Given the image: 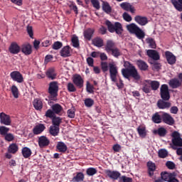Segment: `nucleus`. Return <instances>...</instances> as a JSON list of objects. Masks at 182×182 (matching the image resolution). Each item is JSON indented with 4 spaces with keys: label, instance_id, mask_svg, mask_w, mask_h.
Instances as JSON below:
<instances>
[{
    "label": "nucleus",
    "instance_id": "f257e3e1",
    "mask_svg": "<svg viewBox=\"0 0 182 182\" xmlns=\"http://www.w3.org/2000/svg\"><path fill=\"white\" fill-rule=\"evenodd\" d=\"M124 68H125L122 69V75L125 79L132 77L134 80H140L141 77L133 64L130 63L129 61H124Z\"/></svg>",
    "mask_w": 182,
    "mask_h": 182
},
{
    "label": "nucleus",
    "instance_id": "f03ea898",
    "mask_svg": "<svg viewBox=\"0 0 182 182\" xmlns=\"http://www.w3.org/2000/svg\"><path fill=\"white\" fill-rule=\"evenodd\" d=\"M101 69L102 72L105 73L109 70V77L114 83L117 82V77H119V68H117V65L116 64L107 62H101Z\"/></svg>",
    "mask_w": 182,
    "mask_h": 182
},
{
    "label": "nucleus",
    "instance_id": "7ed1b4c3",
    "mask_svg": "<svg viewBox=\"0 0 182 182\" xmlns=\"http://www.w3.org/2000/svg\"><path fill=\"white\" fill-rule=\"evenodd\" d=\"M127 29L129 33H133L135 35L137 39L143 41L146 36V33H144V31L141 30V28H140L139 26L136 25L134 23L127 25Z\"/></svg>",
    "mask_w": 182,
    "mask_h": 182
},
{
    "label": "nucleus",
    "instance_id": "20e7f679",
    "mask_svg": "<svg viewBox=\"0 0 182 182\" xmlns=\"http://www.w3.org/2000/svg\"><path fill=\"white\" fill-rule=\"evenodd\" d=\"M105 25L107 26L109 32L111 33H117V35H122L123 33V26L119 22H115L114 24L109 20L105 21Z\"/></svg>",
    "mask_w": 182,
    "mask_h": 182
},
{
    "label": "nucleus",
    "instance_id": "39448f33",
    "mask_svg": "<svg viewBox=\"0 0 182 182\" xmlns=\"http://www.w3.org/2000/svg\"><path fill=\"white\" fill-rule=\"evenodd\" d=\"M171 144L170 146L173 150H177V147H182V138L178 132L174 131L171 134Z\"/></svg>",
    "mask_w": 182,
    "mask_h": 182
},
{
    "label": "nucleus",
    "instance_id": "423d86ee",
    "mask_svg": "<svg viewBox=\"0 0 182 182\" xmlns=\"http://www.w3.org/2000/svg\"><path fill=\"white\" fill-rule=\"evenodd\" d=\"M59 92V83L58 81H52L49 83L48 93L52 99L55 100L58 97V92Z\"/></svg>",
    "mask_w": 182,
    "mask_h": 182
},
{
    "label": "nucleus",
    "instance_id": "0eeeda50",
    "mask_svg": "<svg viewBox=\"0 0 182 182\" xmlns=\"http://www.w3.org/2000/svg\"><path fill=\"white\" fill-rule=\"evenodd\" d=\"M161 97L164 100H170V92L168 91V85L164 84L160 88Z\"/></svg>",
    "mask_w": 182,
    "mask_h": 182
},
{
    "label": "nucleus",
    "instance_id": "6e6552de",
    "mask_svg": "<svg viewBox=\"0 0 182 182\" xmlns=\"http://www.w3.org/2000/svg\"><path fill=\"white\" fill-rule=\"evenodd\" d=\"M73 82L77 87H78V89H82V87H83V83H85V81L80 75L75 74L73 77Z\"/></svg>",
    "mask_w": 182,
    "mask_h": 182
},
{
    "label": "nucleus",
    "instance_id": "1a4fd4ad",
    "mask_svg": "<svg viewBox=\"0 0 182 182\" xmlns=\"http://www.w3.org/2000/svg\"><path fill=\"white\" fill-rule=\"evenodd\" d=\"M105 174L109 177V178H111V180H119L120 178V176H122V173L117 171H112L110 169L105 170Z\"/></svg>",
    "mask_w": 182,
    "mask_h": 182
},
{
    "label": "nucleus",
    "instance_id": "9d476101",
    "mask_svg": "<svg viewBox=\"0 0 182 182\" xmlns=\"http://www.w3.org/2000/svg\"><path fill=\"white\" fill-rule=\"evenodd\" d=\"M10 77L14 82H17V83L23 82V76L19 71H13L10 73Z\"/></svg>",
    "mask_w": 182,
    "mask_h": 182
},
{
    "label": "nucleus",
    "instance_id": "9b49d317",
    "mask_svg": "<svg viewBox=\"0 0 182 182\" xmlns=\"http://www.w3.org/2000/svg\"><path fill=\"white\" fill-rule=\"evenodd\" d=\"M0 123L1 124H4V126H11L12 120H11V117L5 112L0 113Z\"/></svg>",
    "mask_w": 182,
    "mask_h": 182
},
{
    "label": "nucleus",
    "instance_id": "f8f14e48",
    "mask_svg": "<svg viewBox=\"0 0 182 182\" xmlns=\"http://www.w3.org/2000/svg\"><path fill=\"white\" fill-rule=\"evenodd\" d=\"M162 122L166 124H168V126H173V124L175 123L174 118H173V117H171L170 114L167 112H163Z\"/></svg>",
    "mask_w": 182,
    "mask_h": 182
},
{
    "label": "nucleus",
    "instance_id": "ddd939ff",
    "mask_svg": "<svg viewBox=\"0 0 182 182\" xmlns=\"http://www.w3.org/2000/svg\"><path fill=\"white\" fill-rule=\"evenodd\" d=\"M72 48L69 46H65L60 50V55L62 58H69L70 56H72Z\"/></svg>",
    "mask_w": 182,
    "mask_h": 182
},
{
    "label": "nucleus",
    "instance_id": "4468645a",
    "mask_svg": "<svg viewBox=\"0 0 182 182\" xmlns=\"http://www.w3.org/2000/svg\"><path fill=\"white\" fill-rule=\"evenodd\" d=\"M165 58L168 65H175L176 62H177L176 55H174V54L170 51L165 52Z\"/></svg>",
    "mask_w": 182,
    "mask_h": 182
},
{
    "label": "nucleus",
    "instance_id": "2eb2a0df",
    "mask_svg": "<svg viewBox=\"0 0 182 182\" xmlns=\"http://www.w3.org/2000/svg\"><path fill=\"white\" fill-rule=\"evenodd\" d=\"M120 7L127 12H131V14L136 13V9L130 3L123 2L120 4Z\"/></svg>",
    "mask_w": 182,
    "mask_h": 182
},
{
    "label": "nucleus",
    "instance_id": "dca6fc26",
    "mask_svg": "<svg viewBox=\"0 0 182 182\" xmlns=\"http://www.w3.org/2000/svg\"><path fill=\"white\" fill-rule=\"evenodd\" d=\"M9 50L12 55H18L21 52V46L16 42H13L11 43Z\"/></svg>",
    "mask_w": 182,
    "mask_h": 182
},
{
    "label": "nucleus",
    "instance_id": "f3484780",
    "mask_svg": "<svg viewBox=\"0 0 182 182\" xmlns=\"http://www.w3.org/2000/svg\"><path fill=\"white\" fill-rule=\"evenodd\" d=\"M20 48L21 52L26 56L32 54V46L28 43L23 44Z\"/></svg>",
    "mask_w": 182,
    "mask_h": 182
},
{
    "label": "nucleus",
    "instance_id": "a211bd4d",
    "mask_svg": "<svg viewBox=\"0 0 182 182\" xmlns=\"http://www.w3.org/2000/svg\"><path fill=\"white\" fill-rule=\"evenodd\" d=\"M50 144V141L48 137L45 136H41L38 138V146L41 149H43V147H48Z\"/></svg>",
    "mask_w": 182,
    "mask_h": 182
},
{
    "label": "nucleus",
    "instance_id": "6ab92c4d",
    "mask_svg": "<svg viewBox=\"0 0 182 182\" xmlns=\"http://www.w3.org/2000/svg\"><path fill=\"white\" fill-rule=\"evenodd\" d=\"M71 182H84L85 181V173L83 172H76L73 174Z\"/></svg>",
    "mask_w": 182,
    "mask_h": 182
},
{
    "label": "nucleus",
    "instance_id": "aec40b11",
    "mask_svg": "<svg viewBox=\"0 0 182 182\" xmlns=\"http://www.w3.org/2000/svg\"><path fill=\"white\" fill-rule=\"evenodd\" d=\"M168 100H159L157 102V107L159 109H170L171 107V103L167 102Z\"/></svg>",
    "mask_w": 182,
    "mask_h": 182
},
{
    "label": "nucleus",
    "instance_id": "412c9836",
    "mask_svg": "<svg viewBox=\"0 0 182 182\" xmlns=\"http://www.w3.org/2000/svg\"><path fill=\"white\" fill-rule=\"evenodd\" d=\"M46 76L51 80H55L58 76V73H56V70H55V68H48L46 72Z\"/></svg>",
    "mask_w": 182,
    "mask_h": 182
},
{
    "label": "nucleus",
    "instance_id": "4be33fe9",
    "mask_svg": "<svg viewBox=\"0 0 182 182\" xmlns=\"http://www.w3.org/2000/svg\"><path fill=\"white\" fill-rule=\"evenodd\" d=\"M134 21L136 22V23H138V25H140L141 26H144L149 23V20L146 16H136L134 17Z\"/></svg>",
    "mask_w": 182,
    "mask_h": 182
},
{
    "label": "nucleus",
    "instance_id": "5701e85b",
    "mask_svg": "<svg viewBox=\"0 0 182 182\" xmlns=\"http://www.w3.org/2000/svg\"><path fill=\"white\" fill-rule=\"evenodd\" d=\"M146 55L153 60H160V54L156 50H148L146 51Z\"/></svg>",
    "mask_w": 182,
    "mask_h": 182
},
{
    "label": "nucleus",
    "instance_id": "b1692460",
    "mask_svg": "<svg viewBox=\"0 0 182 182\" xmlns=\"http://www.w3.org/2000/svg\"><path fill=\"white\" fill-rule=\"evenodd\" d=\"M167 133V129L163 127H160L157 129L153 131V134H155V136H159V137H166Z\"/></svg>",
    "mask_w": 182,
    "mask_h": 182
},
{
    "label": "nucleus",
    "instance_id": "393cba45",
    "mask_svg": "<svg viewBox=\"0 0 182 182\" xmlns=\"http://www.w3.org/2000/svg\"><path fill=\"white\" fill-rule=\"evenodd\" d=\"M168 85L172 89H177L181 86L182 83L178 78H172L169 80Z\"/></svg>",
    "mask_w": 182,
    "mask_h": 182
},
{
    "label": "nucleus",
    "instance_id": "a878e982",
    "mask_svg": "<svg viewBox=\"0 0 182 182\" xmlns=\"http://www.w3.org/2000/svg\"><path fill=\"white\" fill-rule=\"evenodd\" d=\"M151 121L156 124H160L163 122V114H160V112L154 113L151 117Z\"/></svg>",
    "mask_w": 182,
    "mask_h": 182
},
{
    "label": "nucleus",
    "instance_id": "bb28decb",
    "mask_svg": "<svg viewBox=\"0 0 182 182\" xmlns=\"http://www.w3.org/2000/svg\"><path fill=\"white\" fill-rule=\"evenodd\" d=\"M146 166L148 167L149 177H153V176H154V171H156V164L153 163L151 161H149L147 162Z\"/></svg>",
    "mask_w": 182,
    "mask_h": 182
},
{
    "label": "nucleus",
    "instance_id": "cd10ccee",
    "mask_svg": "<svg viewBox=\"0 0 182 182\" xmlns=\"http://www.w3.org/2000/svg\"><path fill=\"white\" fill-rule=\"evenodd\" d=\"M46 129V127L43 124H38L36 125L33 129V134H41Z\"/></svg>",
    "mask_w": 182,
    "mask_h": 182
},
{
    "label": "nucleus",
    "instance_id": "c85d7f7f",
    "mask_svg": "<svg viewBox=\"0 0 182 182\" xmlns=\"http://www.w3.org/2000/svg\"><path fill=\"white\" fill-rule=\"evenodd\" d=\"M51 109L55 114L62 116V112H63V107H62V105L60 104H54L52 105Z\"/></svg>",
    "mask_w": 182,
    "mask_h": 182
},
{
    "label": "nucleus",
    "instance_id": "c756f323",
    "mask_svg": "<svg viewBox=\"0 0 182 182\" xmlns=\"http://www.w3.org/2000/svg\"><path fill=\"white\" fill-rule=\"evenodd\" d=\"M93 33H95V29L90 28H87L83 33L85 39L87 41H92V38H93Z\"/></svg>",
    "mask_w": 182,
    "mask_h": 182
},
{
    "label": "nucleus",
    "instance_id": "7c9ffc66",
    "mask_svg": "<svg viewBox=\"0 0 182 182\" xmlns=\"http://www.w3.org/2000/svg\"><path fill=\"white\" fill-rule=\"evenodd\" d=\"M33 106L34 109H36V110L41 111L43 108V102H42V100L41 99L36 98L33 101Z\"/></svg>",
    "mask_w": 182,
    "mask_h": 182
},
{
    "label": "nucleus",
    "instance_id": "2f4dec72",
    "mask_svg": "<svg viewBox=\"0 0 182 182\" xmlns=\"http://www.w3.org/2000/svg\"><path fill=\"white\" fill-rule=\"evenodd\" d=\"M57 151L60 153H66L68 151V146L63 141H58L56 146Z\"/></svg>",
    "mask_w": 182,
    "mask_h": 182
},
{
    "label": "nucleus",
    "instance_id": "473e14b6",
    "mask_svg": "<svg viewBox=\"0 0 182 182\" xmlns=\"http://www.w3.org/2000/svg\"><path fill=\"white\" fill-rule=\"evenodd\" d=\"M171 2L178 12H182V0H171Z\"/></svg>",
    "mask_w": 182,
    "mask_h": 182
},
{
    "label": "nucleus",
    "instance_id": "72a5a7b5",
    "mask_svg": "<svg viewBox=\"0 0 182 182\" xmlns=\"http://www.w3.org/2000/svg\"><path fill=\"white\" fill-rule=\"evenodd\" d=\"M21 154L24 159H29L32 156V150L27 146L23 147L21 149Z\"/></svg>",
    "mask_w": 182,
    "mask_h": 182
},
{
    "label": "nucleus",
    "instance_id": "f704fd0d",
    "mask_svg": "<svg viewBox=\"0 0 182 182\" xmlns=\"http://www.w3.org/2000/svg\"><path fill=\"white\" fill-rule=\"evenodd\" d=\"M18 150L19 146L15 143L11 144L8 147V153H10L11 154H16V153H18Z\"/></svg>",
    "mask_w": 182,
    "mask_h": 182
},
{
    "label": "nucleus",
    "instance_id": "c9c22d12",
    "mask_svg": "<svg viewBox=\"0 0 182 182\" xmlns=\"http://www.w3.org/2000/svg\"><path fill=\"white\" fill-rule=\"evenodd\" d=\"M136 65L140 70L146 71L147 70V69H149V65H147V63L144 62L143 60H138L136 61Z\"/></svg>",
    "mask_w": 182,
    "mask_h": 182
},
{
    "label": "nucleus",
    "instance_id": "e433bc0d",
    "mask_svg": "<svg viewBox=\"0 0 182 182\" xmlns=\"http://www.w3.org/2000/svg\"><path fill=\"white\" fill-rule=\"evenodd\" d=\"M114 45L115 43L114 42H113V41L112 40L107 41V44L105 46V50L107 52V53L111 52V50H112L115 48Z\"/></svg>",
    "mask_w": 182,
    "mask_h": 182
},
{
    "label": "nucleus",
    "instance_id": "4c0bfd02",
    "mask_svg": "<svg viewBox=\"0 0 182 182\" xmlns=\"http://www.w3.org/2000/svg\"><path fill=\"white\" fill-rule=\"evenodd\" d=\"M103 39L100 37H97L92 40V45L97 48H102L103 46Z\"/></svg>",
    "mask_w": 182,
    "mask_h": 182
},
{
    "label": "nucleus",
    "instance_id": "58836bf2",
    "mask_svg": "<svg viewBox=\"0 0 182 182\" xmlns=\"http://www.w3.org/2000/svg\"><path fill=\"white\" fill-rule=\"evenodd\" d=\"M102 10L105 14H112V6L107 1H102Z\"/></svg>",
    "mask_w": 182,
    "mask_h": 182
},
{
    "label": "nucleus",
    "instance_id": "ea45409f",
    "mask_svg": "<svg viewBox=\"0 0 182 182\" xmlns=\"http://www.w3.org/2000/svg\"><path fill=\"white\" fill-rule=\"evenodd\" d=\"M175 173L176 172H173V173L162 172L161 173V177L162 180H164V181L168 182L170 180V178L171 176H173Z\"/></svg>",
    "mask_w": 182,
    "mask_h": 182
},
{
    "label": "nucleus",
    "instance_id": "a19ab883",
    "mask_svg": "<svg viewBox=\"0 0 182 182\" xmlns=\"http://www.w3.org/2000/svg\"><path fill=\"white\" fill-rule=\"evenodd\" d=\"M146 43H148L149 48L151 49H156L157 48V45L156 44V41L152 38H147L146 39Z\"/></svg>",
    "mask_w": 182,
    "mask_h": 182
},
{
    "label": "nucleus",
    "instance_id": "79ce46f5",
    "mask_svg": "<svg viewBox=\"0 0 182 182\" xmlns=\"http://www.w3.org/2000/svg\"><path fill=\"white\" fill-rule=\"evenodd\" d=\"M137 132L139 134V136L140 137H142V139H144V137L147 136V132H146V128L144 127L139 126L137 128Z\"/></svg>",
    "mask_w": 182,
    "mask_h": 182
},
{
    "label": "nucleus",
    "instance_id": "37998d69",
    "mask_svg": "<svg viewBox=\"0 0 182 182\" xmlns=\"http://www.w3.org/2000/svg\"><path fill=\"white\" fill-rule=\"evenodd\" d=\"M53 126L59 127L60 123H62V118L60 117H56V115L51 119Z\"/></svg>",
    "mask_w": 182,
    "mask_h": 182
},
{
    "label": "nucleus",
    "instance_id": "c03bdc74",
    "mask_svg": "<svg viewBox=\"0 0 182 182\" xmlns=\"http://www.w3.org/2000/svg\"><path fill=\"white\" fill-rule=\"evenodd\" d=\"M86 174L87 176L92 177L95 176V174H97V169L93 167L88 168L86 170Z\"/></svg>",
    "mask_w": 182,
    "mask_h": 182
},
{
    "label": "nucleus",
    "instance_id": "a18cd8bd",
    "mask_svg": "<svg viewBox=\"0 0 182 182\" xmlns=\"http://www.w3.org/2000/svg\"><path fill=\"white\" fill-rule=\"evenodd\" d=\"M11 93L15 99H18L19 97V90H18V87L16 85H13L11 87Z\"/></svg>",
    "mask_w": 182,
    "mask_h": 182
},
{
    "label": "nucleus",
    "instance_id": "49530a36",
    "mask_svg": "<svg viewBox=\"0 0 182 182\" xmlns=\"http://www.w3.org/2000/svg\"><path fill=\"white\" fill-rule=\"evenodd\" d=\"M50 134L54 136H58L59 134V127L53 126L50 127Z\"/></svg>",
    "mask_w": 182,
    "mask_h": 182
},
{
    "label": "nucleus",
    "instance_id": "de8ad7c7",
    "mask_svg": "<svg viewBox=\"0 0 182 182\" xmlns=\"http://www.w3.org/2000/svg\"><path fill=\"white\" fill-rule=\"evenodd\" d=\"M71 42L74 48H80V44L79 43V38H77V36H73L71 39Z\"/></svg>",
    "mask_w": 182,
    "mask_h": 182
},
{
    "label": "nucleus",
    "instance_id": "09e8293b",
    "mask_svg": "<svg viewBox=\"0 0 182 182\" xmlns=\"http://www.w3.org/2000/svg\"><path fill=\"white\" fill-rule=\"evenodd\" d=\"M111 52L112 56L114 58H119V56H122V52L117 47H115L114 49L111 50Z\"/></svg>",
    "mask_w": 182,
    "mask_h": 182
},
{
    "label": "nucleus",
    "instance_id": "8fccbe9b",
    "mask_svg": "<svg viewBox=\"0 0 182 182\" xmlns=\"http://www.w3.org/2000/svg\"><path fill=\"white\" fill-rule=\"evenodd\" d=\"M158 156L160 159H166L168 156V151L166 149H160L158 152Z\"/></svg>",
    "mask_w": 182,
    "mask_h": 182
},
{
    "label": "nucleus",
    "instance_id": "3c124183",
    "mask_svg": "<svg viewBox=\"0 0 182 182\" xmlns=\"http://www.w3.org/2000/svg\"><path fill=\"white\" fill-rule=\"evenodd\" d=\"M141 90L147 95L151 92V87L149 84H143Z\"/></svg>",
    "mask_w": 182,
    "mask_h": 182
},
{
    "label": "nucleus",
    "instance_id": "603ef678",
    "mask_svg": "<svg viewBox=\"0 0 182 182\" xmlns=\"http://www.w3.org/2000/svg\"><path fill=\"white\" fill-rule=\"evenodd\" d=\"M63 46V43L60 41H55L52 45V49L54 50H59V49H61V48Z\"/></svg>",
    "mask_w": 182,
    "mask_h": 182
},
{
    "label": "nucleus",
    "instance_id": "864d4df0",
    "mask_svg": "<svg viewBox=\"0 0 182 182\" xmlns=\"http://www.w3.org/2000/svg\"><path fill=\"white\" fill-rule=\"evenodd\" d=\"M84 103L86 107H92L95 105V100L92 98H87L85 100Z\"/></svg>",
    "mask_w": 182,
    "mask_h": 182
},
{
    "label": "nucleus",
    "instance_id": "5fc2aeb1",
    "mask_svg": "<svg viewBox=\"0 0 182 182\" xmlns=\"http://www.w3.org/2000/svg\"><path fill=\"white\" fill-rule=\"evenodd\" d=\"M9 132V128L5 127V126H1L0 127V134L1 136H5L6 134H8Z\"/></svg>",
    "mask_w": 182,
    "mask_h": 182
},
{
    "label": "nucleus",
    "instance_id": "6e6d98bb",
    "mask_svg": "<svg viewBox=\"0 0 182 182\" xmlns=\"http://www.w3.org/2000/svg\"><path fill=\"white\" fill-rule=\"evenodd\" d=\"M46 117H48L49 119H53L54 118L56 114H55V112L53 111V109H48L46 112V114H45Z\"/></svg>",
    "mask_w": 182,
    "mask_h": 182
},
{
    "label": "nucleus",
    "instance_id": "4d7b16f0",
    "mask_svg": "<svg viewBox=\"0 0 182 182\" xmlns=\"http://www.w3.org/2000/svg\"><path fill=\"white\" fill-rule=\"evenodd\" d=\"M67 89L70 93L76 92V87H75V85L72 82H68L67 85Z\"/></svg>",
    "mask_w": 182,
    "mask_h": 182
},
{
    "label": "nucleus",
    "instance_id": "13d9d810",
    "mask_svg": "<svg viewBox=\"0 0 182 182\" xmlns=\"http://www.w3.org/2000/svg\"><path fill=\"white\" fill-rule=\"evenodd\" d=\"M150 85L152 90H157L160 87V82L158 81H151Z\"/></svg>",
    "mask_w": 182,
    "mask_h": 182
},
{
    "label": "nucleus",
    "instance_id": "bf43d9fd",
    "mask_svg": "<svg viewBox=\"0 0 182 182\" xmlns=\"http://www.w3.org/2000/svg\"><path fill=\"white\" fill-rule=\"evenodd\" d=\"M4 140H6V141H14V140H15V136H14L13 134L8 133L4 135Z\"/></svg>",
    "mask_w": 182,
    "mask_h": 182
},
{
    "label": "nucleus",
    "instance_id": "052dcab7",
    "mask_svg": "<svg viewBox=\"0 0 182 182\" xmlns=\"http://www.w3.org/2000/svg\"><path fill=\"white\" fill-rule=\"evenodd\" d=\"M86 90L88 93H91V94L95 93V87L90 85L89 82H87Z\"/></svg>",
    "mask_w": 182,
    "mask_h": 182
},
{
    "label": "nucleus",
    "instance_id": "680f3d73",
    "mask_svg": "<svg viewBox=\"0 0 182 182\" xmlns=\"http://www.w3.org/2000/svg\"><path fill=\"white\" fill-rule=\"evenodd\" d=\"M166 166L168 168H169V170H174V168H176V164L171 161H168L166 163Z\"/></svg>",
    "mask_w": 182,
    "mask_h": 182
},
{
    "label": "nucleus",
    "instance_id": "e2e57ef3",
    "mask_svg": "<svg viewBox=\"0 0 182 182\" xmlns=\"http://www.w3.org/2000/svg\"><path fill=\"white\" fill-rule=\"evenodd\" d=\"M119 182H133V178L122 176L119 178Z\"/></svg>",
    "mask_w": 182,
    "mask_h": 182
},
{
    "label": "nucleus",
    "instance_id": "0e129e2a",
    "mask_svg": "<svg viewBox=\"0 0 182 182\" xmlns=\"http://www.w3.org/2000/svg\"><path fill=\"white\" fill-rule=\"evenodd\" d=\"M91 4H92V6L95 8V9H100V3L99 2V0H90Z\"/></svg>",
    "mask_w": 182,
    "mask_h": 182
},
{
    "label": "nucleus",
    "instance_id": "69168bd1",
    "mask_svg": "<svg viewBox=\"0 0 182 182\" xmlns=\"http://www.w3.org/2000/svg\"><path fill=\"white\" fill-rule=\"evenodd\" d=\"M27 33L31 39H33V28L31 26H28L26 28Z\"/></svg>",
    "mask_w": 182,
    "mask_h": 182
},
{
    "label": "nucleus",
    "instance_id": "338daca9",
    "mask_svg": "<svg viewBox=\"0 0 182 182\" xmlns=\"http://www.w3.org/2000/svg\"><path fill=\"white\" fill-rule=\"evenodd\" d=\"M123 18L126 21V22H132V16L129 14L127 12H124L122 14Z\"/></svg>",
    "mask_w": 182,
    "mask_h": 182
},
{
    "label": "nucleus",
    "instance_id": "774afa93",
    "mask_svg": "<svg viewBox=\"0 0 182 182\" xmlns=\"http://www.w3.org/2000/svg\"><path fill=\"white\" fill-rule=\"evenodd\" d=\"M167 182H180V181L177 178V173L175 172L173 176H171Z\"/></svg>",
    "mask_w": 182,
    "mask_h": 182
}]
</instances>
